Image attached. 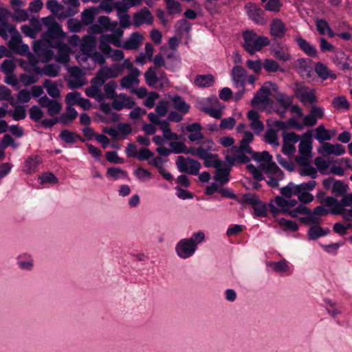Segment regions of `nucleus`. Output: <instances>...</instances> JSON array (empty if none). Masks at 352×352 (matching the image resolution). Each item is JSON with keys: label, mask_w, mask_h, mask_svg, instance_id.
<instances>
[{"label": "nucleus", "mask_w": 352, "mask_h": 352, "mask_svg": "<svg viewBox=\"0 0 352 352\" xmlns=\"http://www.w3.org/2000/svg\"><path fill=\"white\" fill-rule=\"evenodd\" d=\"M243 43L242 46L250 55L255 52H259L263 47L270 44L268 38L264 36H257L253 30H245L243 33Z\"/></svg>", "instance_id": "nucleus-1"}, {"label": "nucleus", "mask_w": 352, "mask_h": 352, "mask_svg": "<svg viewBox=\"0 0 352 352\" xmlns=\"http://www.w3.org/2000/svg\"><path fill=\"white\" fill-rule=\"evenodd\" d=\"M250 143H243L240 140L239 146H233L231 150L234 151L233 155H227L225 160L230 166H234L235 163L246 164L250 161V158L246 154L252 155L254 151L250 146Z\"/></svg>", "instance_id": "nucleus-2"}, {"label": "nucleus", "mask_w": 352, "mask_h": 352, "mask_svg": "<svg viewBox=\"0 0 352 352\" xmlns=\"http://www.w3.org/2000/svg\"><path fill=\"white\" fill-rule=\"evenodd\" d=\"M321 204L330 208V214L332 215L342 214L345 212V207L352 205V192L350 194L346 192L340 201L334 197H327L321 201Z\"/></svg>", "instance_id": "nucleus-3"}, {"label": "nucleus", "mask_w": 352, "mask_h": 352, "mask_svg": "<svg viewBox=\"0 0 352 352\" xmlns=\"http://www.w3.org/2000/svg\"><path fill=\"white\" fill-rule=\"evenodd\" d=\"M122 34L123 32L121 30H118L111 35H102L98 45L99 49L104 55L109 57L113 51L109 43L115 46L120 47V43L119 40L122 36Z\"/></svg>", "instance_id": "nucleus-4"}, {"label": "nucleus", "mask_w": 352, "mask_h": 352, "mask_svg": "<svg viewBox=\"0 0 352 352\" xmlns=\"http://www.w3.org/2000/svg\"><path fill=\"white\" fill-rule=\"evenodd\" d=\"M311 63V59L305 58H298L295 61L294 68L302 78L310 79L314 76V72Z\"/></svg>", "instance_id": "nucleus-5"}, {"label": "nucleus", "mask_w": 352, "mask_h": 352, "mask_svg": "<svg viewBox=\"0 0 352 352\" xmlns=\"http://www.w3.org/2000/svg\"><path fill=\"white\" fill-rule=\"evenodd\" d=\"M247 14L249 18L255 23L258 25H263L265 23L264 19V10L253 3H248L245 5Z\"/></svg>", "instance_id": "nucleus-6"}, {"label": "nucleus", "mask_w": 352, "mask_h": 352, "mask_svg": "<svg viewBox=\"0 0 352 352\" xmlns=\"http://www.w3.org/2000/svg\"><path fill=\"white\" fill-rule=\"evenodd\" d=\"M198 153L199 158L204 160L205 167L217 168L222 165V161L219 159L218 155L209 152L208 149H200Z\"/></svg>", "instance_id": "nucleus-7"}, {"label": "nucleus", "mask_w": 352, "mask_h": 352, "mask_svg": "<svg viewBox=\"0 0 352 352\" xmlns=\"http://www.w3.org/2000/svg\"><path fill=\"white\" fill-rule=\"evenodd\" d=\"M177 255L183 259L191 257L196 252L194 245L188 241V239H181L175 246Z\"/></svg>", "instance_id": "nucleus-8"}, {"label": "nucleus", "mask_w": 352, "mask_h": 352, "mask_svg": "<svg viewBox=\"0 0 352 352\" xmlns=\"http://www.w3.org/2000/svg\"><path fill=\"white\" fill-rule=\"evenodd\" d=\"M272 85L276 87V84L267 82L256 91L251 101V104L253 107H256L260 103H265L268 100V96L271 94L270 86Z\"/></svg>", "instance_id": "nucleus-9"}, {"label": "nucleus", "mask_w": 352, "mask_h": 352, "mask_svg": "<svg viewBox=\"0 0 352 352\" xmlns=\"http://www.w3.org/2000/svg\"><path fill=\"white\" fill-rule=\"evenodd\" d=\"M133 21L134 26L136 28H139L144 23L147 25H152L153 16L151 11L146 7H144L133 14Z\"/></svg>", "instance_id": "nucleus-10"}, {"label": "nucleus", "mask_w": 352, "mask_h": 352, "mask_svg": "<svg viewBox=\"0 0 352 352\" xmlns=\"http://www.w3.org/2000/svg\"><path fill=\"white\" fill-rule=\"evenodd\" d=\"M287 32L283 21L278 18L272 19L270 25V34L274 39H282Z\"/></svg>", "instance_id": "nucleus-11"}, {"label": "nucleus", "mask_w": 352, "mask_h": 352, "mask_svg": "<svg viewBox=\"0 0 352 352\" xmlns=\"http://www.w3.org/2000/svg\"><path fill=\"white\" fill-rule=\"evenodd\" d=\"M10 12L5 8H0V36L4 38L8 37L7 32L11 34L16 32V29L13 25H10L7 21V18Z\"/></svg>", "instance_id": "nucleus-12"}, {"label": "nucleus", "mask_w": 352, "mask_h": 352, "mask_svg": "<svg viewBox=\"0 0 352 352\" xmlns=\"http://www.w3.org/2000/svg\"><path fill=\"white\" fill-rule=\"evenodd\" d=\"M271 52L278 60L287 62L292 60V55L289 53L288 49L280 42H276L272 45Z\"/></svg>", "instance_id": "nucleus-13"}, {"label": "nucleus", "mask_w": 352, "mask_h": 352, "mask_svg": "<svg viewBox=\"0 0 352 352\" xmlns=\"http://www.w3.org/2000/svg\"><path fill=\"white\" fill-rule=\"evenodd\" d=\"M311 131L308 130L302 135V138L298 145V152L301 155H310L312 149Z\"/></svg>", "instance_id": "nucleus-14"}, {"label": "nucleus", "mask_w": 352, "mask_h": 352, "mask_svg": "<svg viewBox=\"0 0 352 352\" xmlns=\"http://www.w3.org/2000/svg\"><path fill=\"white\" fill-rule=\"evenodd\" d=\"M230 166L228 164L223 167L221 166L215 168L214 179L221 185L227 184L230 180Z\"/></svg>", "instance_id": "nucleus-15"}, {"label": "nucleus", "mask_w": 352, "mask_h": 352, "mask_svg": "<svg viewBox=\"0 0 352 352\" xmlns=\"http://www.w3.org/2000/svg\"><path fill=\"white\" fill-rule=\"evenodd\" d=\"M42 162V158L38 155L29 156L24 162V173L28 175L34 173Z\"/></svg>", "instance_id": "nucleus-16"}, {"label": "nucleus", "mask_w": 352, "mask_h": 352, "mask_svg": "<svg viewBox=\"0 0 352 352\" xmlns=\"http://www.w3.org/2000/svg\"><path fill=\"white\" fill-rule=\"evenodd\" d=\"M314 72L322 80H326L331 78L333 80L336 79L337 76L333 74L324 64L320 62H317L315 64Z\"/></svg>", "instance_id": "nucleus-17"}, {"label": "nucleus", "mask_w": 352, "mask_h": 352, "mask_svg": "<svg viewBox=\"0 0 352 352\" xmlns=\"http://www.w3.org/2000/svg\"><path fill=\"white\" fill-rule=\"evenodd\" d=\"M295 41L298 47L307 56L313 58L317 56V50L313 45H311L307 40L302 37H296L295 38Z\"/></svg>", "instance_id": "nucleus-18"}, {"label": "nucleus", "mask_w": 352, "mask_h": 352, "mask_svg": "<svg viewBox=\"0 0 352 352\" xmlns=\"http://www.w3.org/2000/svg\"><path fill=\"white\" fill-rule=\"evenodd\" d=\"M59 138L66 144H73L76 143V140H79L81 142H85V140L79 134L70 131L67 129H63L59 134Z\"/></svg>", "instance_id": "nucleus-19"}, {"label": "nucleus", "mask_w": 352, "mask_h": 352, "mask_svg": "<svg viewBox=\"0 0 352 352\" xmlns=\"http://www.w3.org/2000/svg\"><path fill=\"white\" fill-rule=\"evenodd\" d=\"M96 46V38L93 36H86L82 38L81 50L83 53L87 56L95 52Z\"/></svg>", "instance_id": "nucleus-20"}, {"label": "nucleus", "mask_w": 352, "mask_h": 352, "mask_svg": "<svg viewBox=\"0 0 352 352\" xmlns=\"http://www.w3.org/2000/svg\"><path fill=\"white\" fill-rule=\"evenodd\" d=\"M16 263L19 267L22 270L30 271L33 268V259L32 256L24 253L16 257Z\"/></svg>", "instance_id": "nucleus-21"}, {"label": "nucleus", "mask_w": 352, "mask_h": 352, "mask_svg": "<svg viewBox=\"0 0 352 352\" xmlns=\"http://www.w3.org/2000/svg\"><path fill=\"white\" fill-rule=\"evenodd\" d=\"M78 116L77 111L72 107H66V113H63L59 118V122L63 125H67Z\"/></svg>", "instance_id": "nucleus-22"}, {"label": "nucleus", "mask_w": 352, "mask_h": 352, "mask_svg": "<svg viewBox=\"0 0 352 352\" xmlns=\"http://www.w3.org/2000/svg\"><path fill=\"white\" fill-rule=\"evenodd\" d=\"M63 35L64 33L61 26L58 23H56L55 25L47 28V32L43 35V38L45 39H57L63 37Z\"/></svg>", "instance_id": "nucleus-23"}, {"label": "nucleus", "mask_w": 352, "mask_h": 352, "mask_svg": "<svg viewBox=\"0 0 352 352\" xmlns=\"http://www.w3.org/2000/svg\"><path fill=\"white\" fill-rule=\"evenodd\" d=\"M349 188L343 181L336 180L332 185L331 192L334 197H342L348 192Z\"/></svg>", "instance_id": "nucleus-24"}, {"label": "nucleus", "mask_w": 352, "mask_h": 352, "mask_svg": "<svg viewBox=\"0 0 352 352\" xmlns=\"http://www.w3.org/2000/svg\"><path fill=\"white\" fill-rule=\"evenodd\" d=\"M174 107L182 114H186L189 111L190 105L187 104L179 95H175L171 98Z\"/></svg>", "instance_id": "nucleus-25"}, {"label": "nucleus", "mask_w": 352, "mask_h": 352, "mask_svg": "<svg viewBox=\"0 0 352 352\" xmlns=\"http://www.w3.org/2000/svg\"><path fill=\"white\" fill-rule=\"evenodd\" d=\"M214 82V78L212 74L197 75L195 79V83L199 87H209Z\"/></svg>", "instance_id": "nucleus-26"}, {"label": "nucleus", "mask_w": 352, "mask_h": 352, "mask_svg": "<svg viewBox=\"0 0 352 352\" xmlns=\"http://www.w3.org/2000/svg\"><path fill=\"white\" fill-rule=\"evenodd\" d=\"M142 36L138 32H133L127 42L124 43L122 47L126 50H135L138 47Z\"/></svg>", "instance_id": "nucleus-27"}, {"label": "nucleus", "mask_w": 352, "mask_h": 352, "mask_svg": "<svg viewBox=\"0 0 352 352\" xmlns=\"http://www.w3.org/2000/svg\"><path fill=\"white\" fill-rule=\"evenodd\" d=\"M166 10L170 15L179 14L182 12V5L177 0H166L164 1Z\"/></svg>", "instance_id": "nucleus-28"}, {"label": "nucleus", "mask_w": 352, "mask_h": 352, "mask_svg": "<svg viewBox=\"0 0 352 352\" xmlns=\"http://www.w3.org/2000/svg\"><path fill=\"white\" fill-rule=\"evenodd\" d=\"M107 176L116 180L119 178H126L128 174L120 167H109L107 170Z\"/></svg>", "instance_id": "nucleus-29"}, {"label": "nucleus", "mask_w": 352, "mask_h": 352, "mask_svg": "<svg viewBox=\"0 0 352 352\" xmlns=\"http://www.w3.org/2000/svg\"><path fill=\"white\" fill-rule=\"evenodd\" d=\"M144 78L146 84L150 87H154L160 80V77L157 76L155 69L151 67L144 73Z\"/></svg>", "instance_id": "nucleus-30"}, {"label": "nucleus", "mask_w": 352, "mask_h": 352, "mask_svg": "<svg viewBox=\"0 0 352 352\" xmlns=\"http://www.w3.org/2000/svg\"><path fill=\"white\" fill-rule=\"evenodd\" d=\"M315 138L319 142H322L324 141L330 140L331 136L329 134V131L324 128L323 124L319 125L316 129Z\"/></svg>", "instance_id": "nucleus-31"}, {"label": "nucleus", "mask_w": 352, "mask_h": 352, "mask_svg": "<svg viewBox=\"0 0 352 352\" xmlns=\"http://www.w3.org/2000/svg\"><path fill=\"white\" fill-rule=\"evenodd\" d=\"M237 202L243 204H248L251 205L252 207H254L256 205H258L261 203V200L258 197L254 194L251 193H245L243 195L242 199H236Z\"/></svg>", "instance_id": "nucleus-32"}, {"label": "nucleus", "mask_w": 352, "mask_h": 352, "mask_svg": "<svg viewBox=\"0 0 352 352\" xmlns=\"http://www.w3.org/2000/svg\"><path fill=\"white\" fill-rule=\"evenodd\" d=\"M43 87L46 89L47 93L52 98H56L60 96V90L55 83H52L50 79H45L43 82Z\"/></svg>", "instance_id": "nucleus-33"}, {"label": "nucleus", "mask_w": 352, "mask_h": 352, "mask_svg": "<svg viewBox=\"0 0 352 352\" xmlns=\"http://www.w3.org/2000/svg\"><path fill=\"white\" fill-rule=\"evenodd\" d=\"M310 209L305 205L300 204L293 210L284 208V213L287 214L292 217H296L299 214H309Z\"/></svg>", "instance_id": "nucleus-34"}, {"label": "nucleus", "mask_w": 352, "mask_h": 352, "mask_svg": "<svg viewBox=\"0 0 352 352\" xmlns=\"http://www.w3.org/2000/svg\"><path fill=\"white\" fill-rule=\"evenodd\" d=\"M117 87V83L115 80H110L104 86V91L105 93L106 98L108 99H114L117 98L116 94V89Z\"/></svg>", "instance_id": "nucleus-35"}, {"label": "nucleus", "mask_w": 352, "mask_h": 352, "mask_svg": "<svg viewBox=\"0 0 352 352\" xmlns=\"http://www.w3.org/2000/svg\"><path fill=\"white\" fill-rule=\"evenodd\" d=\"M263 140L266 143L274 146H278L279 145L276 132L272 129H269L267 130L264 135Z\"/></svg>", "instance_id": "nucleus-36"}, {"label": "nucleus", "mask_w": 352, "mask_h": 352, "mask_svg": "<svg viewBox=\"0 0 352 352\" xmlns=\"http://www.w3.org/2000/svg\"><path fill=\"white\" fill-rule=\"evenodd\" d=\"M332 104L337 109L348 110L350 107L349 102L346 98L343 96L334 98L332 101Z\"/></svg>", "instance_id": "nucleus-37"}, {"label": "nucleus", "mask_w": 352, "mask_h": 352, "mask_svg": "<svg viewBox=\"0 0 352 352\" xmlns=\"http://www.w3.org/2000/svg\"><path fill=\"white\" fill-rule=\"evenodd\" d=\"M295 186V194H300L302 193V192L313 190L316 186V182L312 179L309 181L308 182L302 183Z\"/></svg>", "instance_id": "nucleus-38"}, {"label": "nucleus", "mask_w": 352, "mask_h": 352, "mask_svg": "<svg viewBox=\"0 0 352 352\" xmlns=\"http://www.w3.org/2000/svg\"><path fill=\"white\" fill-rule=\"evenodd\" d=\"M97 14L96 8H91L84 10L81 14V19L83 23L88 25L93 22L95 15Z\"/></svg>", "instance_id": "nucleus-39"}, {"label": "nucleus", "mask_w": 352, "mask_h": 352, "mask_svg": "<svg viewBox=\"0 0 352 352\" xmlns=\"http://www.w3.org/2000/svg\"><path fill=\"white\" fill-rule=\"evenodd\" d=\"M299 174L303 177H310L313 180L318 177L316 169L309 164L301 167Z\"/></svg>", "instance_id": "nucleus-40"}, {"label": "nucleus", "mask_w": 352, "mask_h": 352, "mask_svg": "<svg viewBox=\"0 0 352 352\" xmlns=\"http://www.w3.org/2000/svg\"><path fill=\"white\" fill-rule=\"evenodd\" d=\"M0 100H7L12 106H15V102L11 96V90L5 85H0Z\"/></svg>", "instance_id": "nucleus-41"}, {"label": "nucleus", "mask_w": 352, "mask_h": 352, "mask_svg": "<svg viewBox=\"0 0 352 352\" xmlns=\"http://www.w3.org/2000/svg\"><path fill=\"white\" fill-rule=\"evenodd\" d=\"M108 79L109 77L102 67L96 72V76L91 80V83H96L102 87Z\"/></svg>", "instance_id": "nucleus-42"}, {"label": "nucleus", "mask_w": 352, "mask_h": 352, "mask_svg": "<svg viewBox=\"0 0 352 352\" xmlns=\"http://www.w3.org/2000/svg\"><path fill=\"white\" fill-rule=\"evenodd\" d=\"M99 109L100 110L103 112L105 114H109L111 116V121L113 122H118L120 118V116L118 113H116V112H113L111 111V105L109 103H102L99 105Z\"/></svg>", "instance_id": "nucleus-43"}, {"label": "nucleus", "mask_w": 352, "mask_h": 352, "mask_svg": "<svg viewBox=\"0 0 352 352\" xmlns=\"http://www.w3.org/2000/svg\"><path fill=\"white\" fill-rule=\"evenodd\" d=\"M263 67L267 72H276L280 71L283 72V69L280 67L278 63L274 60L265 59L263 62Z\"/></svg>", "instance_id": "nucleus-44"}, {"label": "nucleus", "mask_w": 352, "mask_h": 352, "mask_svg": "<svg viewBox=\"0 0 352 352\" xmlns=\"http://www.w3.org/2000/svg\"><path fill=\"white\" fill-rule=\"evenodd\" d=\"M205 234L202 231L195 232L190 238H187L190 243L194 245L195 250H197V245L205 240Z\"/></svg>", "instance_id": "nucleus-45"}, {"label": "nucleus", "mask_w": 352, "mask_h": 352, "mask_svg": "<svg viewBox=\"0 0 352 352\" xmlns=\"http://www.w3.org/2000/svg\"><path fill=\"white\" fill-rule=\"evenodd\" d=\"M43 70V74H45L50 77H56L60 72V67L56 64H49L44 67Z\"/></svg>", "instance_id": "nucleus-46"}, {"label": "nucleus", "mask_w": 352, "mask_h": 352, "mask_svg": "<svg viewBox=\"0 0 352 352\" xmlns=\"http://www.w3.org/2000/svg\"><path fill=\"white\" fill-rule=\"evenodd\" d=\"M252 158L258 162H265L266 164L272 160V156L267 151H263L261 153L254 152L252 155Z\"/></svg>", "instance_id": "nucleus-47"}, {"label": "nucleus", "mask_w": 352, "mask_h": 352, "mask_svg": "<svg viewBox=\"0 0 352 352\" xmlns=\"http://www.w3.org/2000/svg\"><path fill=\"white\" fill-rule=\"evenodd\" d=\"M30 118L34 122L39 121L43 116V111L37 105H33L29 110Z\"/></svg>", "instance_id": "nucleus-48"}, {"label": "nucleus", "mask_w": 352, "mask_h": 352, "mask_svg": "<svg viewBox=\"0 0 352 352\" xmlns=\"http://www.w3.org/2000/svg\"><path fill=\"white\" fill-rule=\"evenodd\" d=\"M16 66L12 60L6 59L1 65V71L6 75L12 74Z\"/></svg>", "instance_id": "nucleus-49"}, {"label": "nucleus", "mask_w": 352, "mask_h": 352, "mask_svg": "<svg viewBox=\"0 0 352 352\" xmlns=\"http://www.w3.org/2000/svg\"><path fill=\"white\" fill-rule=\"evenodd\" d=\"M192 25L186 19H182L177 21L175 28L177 31H184L186 34H190Z\"/></svg>", "instance_id": "nucleus-50"}, {"label": "nucleus", "mask_w": 352, "mask_h": 352, "mask_svg": "<svg viewBox=\"0 0 352 352\" xmlns=\"http://www.w3.org/2000/svg\"><path fill=\"white\" fill-rule=\"evenodd\" d=\"M188 160L189 161V166L188 167V171L186 173L192 175H198L201 168V164L198 161L189 157H188Z\"/></svg>", "instance_id": "nucleus-51"}, {"label": "nucleus", "mask_w": 352, "mask_h": 352, "mask_svg": "<svg viewBox=\"0 0 352 352\" xmlns=\"http://www.w3.org/2000/svg\"><path fill=\"white\" fill-rule=\"evenodd\" d=\"M103 68L105 70L109 78H114L118 77L120 74L122 69V67L118 65H113L112 67H104Z\"/></svg>", "instance_id": "nucleus-52"}, {"label": "nucleus", "mask_w": 352, "mask_h": 352, "mask_svg": "<svg viewBox=\"0 0 352 352\" xmlns=\"http://www.w3.org/2000/svg\"><path fill=\"white\" fill-rule=\"evenodd\" d=\"M133 175L141 182L144 181L147 178L149 179L151 177V173L147 169L140 166L134 170Z\"/></svg>", "instance_id": "nucleus-53"}, {"label": "nucleus", "mask_w": 352, "mask_h": 352, "mask_svg": "<svg viewBox=\"0 0 352 352\" xmlns=\"http://www.w3.org/2000/svg\"><path fill=\"white\" fill-rule=\"evenodd\" d=\"M154 156V153L147 148H141L135 157L140 161H148Z\"/></svg>", "instance_id": "nucleus-54"}, {"label": "nucleus", "mask_w": 352, "mask_h": 352, "mask_svg": "<svg viewBox=\"0 0 352 352\" xmlns=\"http://www.w3.org/2000/svg\"><path fill=\"white\" fill-rule=\"evenodd\" d=\"M349 59V56L344 51L338 49L335 50L333 61L336 65L341 64Z\"/></svg>", "instance_id": "nucleus-55"}, {"label": "nucleus", "mask_w": 352, "mask_h": 352, "mask_svg": "<svg viewBox=\"0 0 352 352\" xmlns=\"http://www.w3.org/2000/svg\"><path fill=\"white\" fill-rule=\"evenodd\" d=\"M320 229V226L318 225L311 226L307 232V238L309 240L316 241L321 237L322 234Z\"/></svg>", "instance_id": "nucleus-56"}, {"label": "nucleus", "mask_w": 352, "mask_h": 352, "mask_svg": "<svg viewBox=\"0 0 352 352\" xmlns=\"http://www.w3.org/2000/svg\"><path fill=\"white\" fill-rule=\"evenodd\" d=\"M246 76L245 69L241 66H234L231 72L232 80L235 79H244Z\"/></svg>", "instance_id": "nucleus-57"}, {"label": "nucleus", "mask_w": 352, "mask_h": 352, "mask_svg": "<svg viewBox=\"0 0 352 352\" xmlns=\"http://www.w3.org/2000/svg\"><path fill=\"white\" fill-rule=\"evenodd\" d=\"M278 223L280 226H285V228L292 232H296L298 230V225L293 221L287 220L285 218H280Z\"/></svg>", "instance_id": "nucleus-58"}, {"label": "nucleus", "mask_w": 352, "mask_h": 352, "mask_svg": "<svg viewBox=\"0 0 352 352\" xmlns=\"http://www.w3.org/2000/svg\"><path fill=\"white\" fill-rule=\"evenodd\" d=\"M80 98V93L78 91L69 92L65 96V102L68 105L67 107H71L74 104H78V100Z\"/></svg>", "instance_id": "nucleus-59"}, {"label": "nucleus", "mask_w": 352, "mask_h": 352, "mask_svg": "<svg viewBox=\"0 0 352 352\" xmlns=\"http://www.w3.org/2000/svg\"><path fill=\"white\" fill-rule=\"evenodd\" d=\"M40 184H56L58 179L52 173H45L39 177Z\"/></svg>", "instance_id": "nucleus-60"}, {"label": "nucleus", "mask_w": 352, "mask_h": 352, "mask_svg": "<svg viewBox=\"0 0 352 352\" xmlns=\"http://www.w3.org/2000/svg\"><path fill=\"white\" fill-rule=\"evenodd\" d=\"M176 165L179 172L186 173L188 171V167L189 166V161L188 160V157H184L182 155L178 156Z\"/></svg>", "instance_id": "nucleus-61"}, {"label": "nucleus", "mask_w": 352, "mask_h": 352, "mask_svg": "<svg viewBox=\"0 0 352 352\" xmlns=\"http://www.w3.org/2000/svg\"><path fill=\"white\" fill-rule=\"evenodd\" d=\"M12 116L15 121H19L25 119L26 117V112L24 107L21 105L15 107Z\"/></svg>", "instance_id": "nucleus-62"}, {"label": "nucleus", "mask_w": 352, "mask_h": 352, "mask_svg": "<svg viewBox=\"0 0 352 352\" xmlns=\"http://www.w3.org/2000/svg\"><path fill=\"white\" fill-rule=\"evenodd\" d=\"M282 4L280 0H269L265 5V10L270 12H278Z\"/></svg>", "instance_id": "nucleus-63"}, {"label": "nucleus", "mask_w": 352, "mask_h": 352, "mask_svg": "<svg viewBox=\"0 0 352 352\" xmlns=\"http://www.w3.org/2000/svg\"><path fill=\"white\" fill-rule=\"evenodd\" d=\"M295 186L293 182H289L287 186L280 188V194L283 197L290 198L292 195H295Z\"/></svg>", "instance_id": "nucleus-64"}]
</instances>
